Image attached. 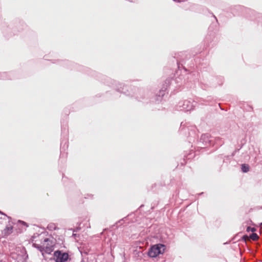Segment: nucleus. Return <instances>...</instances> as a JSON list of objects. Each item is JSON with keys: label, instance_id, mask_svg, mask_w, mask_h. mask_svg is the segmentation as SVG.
Masks as SVG:
<instances>
[{"label": "nucleus", "instance_id": "8", "mask_svg": "<svg viewBox=\"0 0 262 262\" xmlns=\"http://www.w3.org/2000/svg\"><path fill=\"white\" fill-rule=\"evenodd\" d=\"M241 169L243 172H247L249 171V166L247 164H243L241 165Z\"/></svg>", "mask_w": 262, "mask_h": 262}, {"label": "nucleus", "instance_id": "23", "mask_svg": "<svg viewBox=\"0 0 262 262\" xmlns=\"http://www.w3.org/2000/svg\"><path fill=\"white\" fill-rule=\"evenodd\" d=\"M261 225H262V223H261Z\"/></svg>", "mask_w": 262, "mask_h": 262}, {"label": "nucleus", "instance_id": "19", "mask_svg": "<svg viewBox=\"0 0 262 262\" xmlns=\"http://www.w3.org/2000/svg\"><path fill=\"white\" fill-rule=\"evenodd\" d=\"M0 213H1V214H3V215H6V214H5L3 213L2 212H1V211H0Z\"/></svg>", "mask_w": 262, "mask_h": 262}, {"label": "nucleus", "instance_id": "3", "mask_svg": "<svg viewBox=\"0 0 262 262\" xmlns=\"http://www.w3.org/2000/svg\"><path fill=\"white\" fill-rule=\"evenodd\" d=\"M220 140V138L214 139L213 137L211 136L209 134H205L201 136L199 145L202 148H204L209 145H213L214 142H217V141Z\"/></svg>", "mask_w": 262, "mask_h": 262}, {"label": "nucleus", "instance_id": "21", "mask_svg": "<svg viewBox=\"0 0 262 262\" xmlns=\"http://www.w3.org/2000/svg\"><path fill=\"white\" fill-rule=\"evenodd\" d=\"M77 230H78V229H76V230H73V231H74V232H75V231H77Z\"/></svg>", "mask_w": 262, "mask_h": 262}, {"label": "nucleus", "instance_id": "13", "mask_svg": "<svg viewBox=\"0 0 262 262\" xmlns=\"http://www.w3.org/2000/svg\"><path fill=\"white\" fill-rule=\"evenodd\" d=\"M48 229L50 230H55L56 229V226L54 224H50L48 225Z\"/></svg>", "mask_w": 262, "mask_h": 262}, {"label": "nucleus", "instance_id": "10", "mask_svg": "<svg viewBox=\"0 0 262 262\" xmlns=\"http://www.w3.org/2000/svg\"><path fill=\"white\" fill-rule=\"evenodd\" d=\"M34 247L38 249L39 251L42 253V255H43L44 247L38 244H33Z\"/></svg>", "mask_w": 262, "mask_h": 262}, {"label": "nucleus", "instance_id": "12", "mask_svg": "<svg viewBox=\"0 0 262 262\" xmlns=\"http://www.w3.org/2000/svg\"><path fill=\"white\" fill-rule=\"evenodd\" d=\"M246 231L248 232L251 231L252 233H253L256 231V229L254 227H251L250 226H248L247 228Z\"/></svg>", "mask_w": 262, "mask_h": 262}, {"label": "nucleus", "instance_id": "4", "mask_svg": "<svg viewBox=\"0 0 262 262\" xmlns=\"http://www.w3.org/2000/svg\"><path fill=\"white\" fill-rule=\"evenodd\" d=\"M197 104V102L193 100H186L183 102H180L176 109L178 111H190L194 108Z\"/></svg>", "mask_w": 262, "mask_h": 262}, {"label": "nucleus", "instance_id": "7", "mask_svg": "<svg viewBox=\"0 0 262 262\" xmlns=\"http://www.w3.org/2000/svg\"><path fill=\"white\" fill-rule=\"evenodd\" d=\"M43 242L47 243V245L44 247L43 252H45L47 254H51L53 251V243L48 238H45Z\"/></svg>", "mask_w": 262, "mask_h": 262}, {"label": "nucleus", "instance_id": "11", "mask_svg": "<svg viewBox=\"0 0 262 262\" xmlns=\"http://www.w3.org/2000/svg\"><path fill=\"white\" fill-rule=\"evenodd\" d=\"M249 237H250V239H252L253 241H257L258 239L259 238V237H258V235L255 233H252L249 236Z\"/></svg>", "mask_w": 262, "mask_h": 262}, {"label": "nucleus", "instance_id": "22", "mask_svg": "<svg viewBox=\"0 0 262 262\" xmlns=\"http://www.w3.org/2000/svg\"><path fill=\"white\" fill-rule=\"evenodd\" d=\"M236 7H237V8H241V7H240V6H237Z\"/></svg>", "mask_w": 262, "mask_h": 262}, {"label": "nucleus", "instance_id": "1", "mask_svg": "<svg viewBox=\"0 0 262 262\" xmlns=\"http://www.w3.org/2000/svg\"><path fill=\"white\" fill-rule=\"evenodd\" d=\"M114 83H116V81H113ZM117 84V83H115ZM116 85L117 91L123 93L126 95L134 97L138 101H142L146 98L147 95V91L143 89H139L138 88L134 87L132 89V92H126L124 91V85L122 83L118 82Z\"/></svg>", "mask_w": 262, "mask_h": 262}, {"label": "nucleus", "instance_id": "15", "mask_svg": "<svg viewBox=\"0 0 262 262\" xmlns=\"http://www.w3.org/2000/svg\"><path fill=\"white\" fill-rule=\"evenodd\" d=\"M6 73H1L0 72V79H5L6 78Z\"/></svg>", "mask_w": 262, "mask_h": 262}, {"label": "nucleus", "instance_id": "16", "mask_svg": "<svg viewBox=\"0 0 262 262\" xmlns=\"http://www.w3.org/2000/svg\"><path fill=\"white\" fill-rule=\"evenodd\" d=\"M240 149H235L231 154V156L233 157L235 155L236 152L238 151Z\"/></svg>", "mask_w": 262, "mask_h": 262}, {"label": "nucleus", "instance_id": "5", "mask_svg": "<svg viewBox=\"0 0 262 262\" xmlns=\"http://www.w3.org/2000/svg\"><path fill=\"white\" fill-rule=\"evenodd\" d=\"M53 255L55 262H67L71 260L69 254L62 250H57L54 251Z\"/></svg>", "mask_w": 262, "mask_h": 262}, {"label": "nucleus", "instance_id": "9", "mask_svg": "<svg viewBox=\"0 0 262 262\" xmlns=\"http://www.w3.org/2000/svg\"><path fill=\"white\" fill-rule=\"evenodd\" d=\"M13 227L12 226H7L4 230V233L5 234L9 235L12 232Z\"/></svg>", "mask_w": 262, "mask_h": 262}, {"label": "nucleus", "instance_id": "6", "mask_svg": "<svg viewBox=\"0 0 262 262\" xmlns=\"http://www.w3.org/2000/svg\"><path fill=\"white\" fill-rule=\"evenodd\" d=\"M169 83V80H166L165 82V84H166V87L163 88L156 95L155 99V101L157 103L161 102L163 96L165 95V91L167 89V85Z\"/></svg>", "mask_w": 262, "mask_h": 262}, {"label": "nucleus", "instance_id": "2", "mask_svg": "<svg viewBox=\"0 0 262 262\" xmlns=\"http://www.w3.org/2000/svg\"><path fill=\"white\" fill-rule=\"evenodd\" d=\"M165 247V245L162 244L152 245L148 249L147 255L150 257L155 258L164 253Z\"/></svg>", "mask_w": 262, "mask_h": 262}, {"label": "nucleus", "instance_id": "14", "mask_svg": "<svg viewBox=\"0 0 262 262\" xmlns=\"http://www.w3.org/2000/svg\"><path fill=\"white\" fill-rule=\"evenodd\" d=\"M242 239L243 241L246 242L247 240H249L250 239V237L247 235H244L242 236Z\"/></svg>", "mask_w": 262, "mask_h": 262}, {"label": "nucleus", "instance_id": "18", "mask_svg": "<svg viewBox=\"0 0 262 262\" xmlns=\"http://www.w3.org/2000/svg\"><path fill=\"white\" fill-rule=\"evenodd\" d=\"M73 236H74V237H76V236H77V234H75V233H73Z\"/></svg>", "mask_w": 262, "mask_h": 262}, {"label": "nucleus", "instance_id": "20", "mask_svg": "<svg viewBox=\"0 0 262 262\" xmlns=\"http://www.w3.org/2000/svg\"><path fill=\"white\" fill-rule=\"evenodd\" d=\"M35 237H36V236H35V234H34V235H33V236H32V238H34Z\"/></svg>", "mask_w": 262, "mask_h": 262}, {"label": "nucleus", "instance_id": "17", "mask_svg": "<svg viewBox=\"0 0 262 262\" xmlns=\"http://www.w3.org/2000/svg\"><path fill=\"white\" fill-rule=\"evenodd\" d=\"M19 222H20V223H22V224H23V225H24L26 226L27 227H28V225H27V224L26 222H24V221H19Z\"/></svg>", "mask_w": 262, "mask_h": 262}]
</instances>
